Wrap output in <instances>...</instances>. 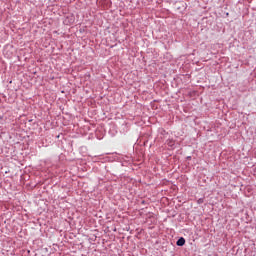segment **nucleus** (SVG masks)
<instances>
[{"label": "nucleus", "instance_id": "1", "mask_svg": "<svg viewBox=\"0 0 256 256\" xmlns=\"http://www.w3.org/2000/svg\"><path fill=\"white\" fill-rule=\"evenodd\" d=\"M176 245H178V247H183V245H185V238L178 239Z\"/></svg>", "mask_w": 256, "mask_h": 256}, {"label": "nucleus", "instance_id": "3", "mask_svg": "<svg viewBox=\"0 0 256 256\" xmlns=\"http://www.w3.org/2000/svg\"><path fill=\"white\" fill-rule=\"evenodd\" d=\"M168 145H170V147H173V145H175V142L170 141V142L168 143Z\"/></svg>", "mask_w": 256, "mask_h": 256}, {"label": "nucleus", "instance_id": "2", "mask_svg": "<svg viewBox=\"0 0 256 256\" xmlns=\"http://www.w3.org/2000/svg\"><path fill=\"white\" fill-rule=\"evenodd\" d=\"M197 203H198V205L203 204V203H204V199H203V198H199V199L197 200Z\"/></svg>", "mask_w": 256, "mask_h": 256}]
</instances>
